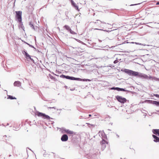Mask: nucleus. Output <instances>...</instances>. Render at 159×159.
<instances>
[{"instance_id":"nucleus-1","label":"nucleus","mask_w":159,"mask_h":159,"mask_svg":"<svg viewBox=\"0 0 159 159\" xmlns=\"http://www.w3.org/2000/svg\"><path fill=\"white\" fill-rule=\"evenodd\" d=\"M121 71L127 74L129 76H134L137 78H139L142 79L150 80H155L156 81L159 80V78L155 77L152 76L150 75L148 76L145 74L129 69H124L123 70H121Z\"/></svg>"},{"instance_id":"nucleus-2","label":"nucleus","mask_w":159,"mask_h":159,"mask_svg":"<svg viewBox=\"0 0 159 159\" xmlns=\"http://www.w3.org/2000/svg\"><path fill=\"white\" fill-rule=\"evenodd\" d=\"M36 115L39 117H41L43 119H46L48 120H50V119H53L50 117L49 116L46 115L44 113L38 111L36 112Z\"/></svg>"},{"instance_id":"nucleus-3","label":"nucleus","mask_w":159,"mask_h":159,"mask_svg":"<svg viewBox=\"0 0 159 159\" xmlns=\"http://www.w3.org/2000/svg\"><path fill=\"white\" fill-rule=\"evenodd\" d=\"M117 101L121 104H124L125 103L127 100L125 98L121 96L117 95L115 96Z\"/></svg>"},{"instance_id":"nucleus-4","label":"nucleus","mask_w":159,"mask_h":159,"mask_svg":"<svg viewBox=\"0 0 159 159\" xmlns=\"http://www.w3.org/2000/svg\"><path fill=\"white\" fill-rule=\"evenodd\" d=\"M16 20L17 21H21L22 20V12L21 11H16Z\"/></svg>"},{"instance_id":"nucleus-5","label":"nucleus","mask_w":159,"mask_h":159,"mask_svg":"<svg viewBox=\"0 0 159 159\" xmlns=\"http://www.w3.org/2000/svg\"><path fill=\"white\" fill-rule=\"evenodd\" d=\"M111 32L109 34V36H110V38L109 39L110 40H112L113 39L114 37L116 36L117 35V29H115L113 30H111Z\"/></svg>"},{"instance_id":"nucleus-6","label":"nucleus","mask_w":159,"mask_h":159,"mask_svg":"<svg viewBox=\"0 0 159 159\" xmlns=\"http://www.w3.org/2000/svg\"><path fill=\"white\" fill-rule=\"evenodd\" d=\"M22 53L24 55L26 60L29 61H30L31 60V56H30L27 52L25 50H24L22 51Z\"/></svg>"},{"instance_id":"nucleus-7","label":"nucleus","mask_w":159,"mask_h":159,"mask_svg":"<svg viewBox=\"0 0 159 159\" xmlns=\"http://www.w3.org/2000/svg\"><path fill=\"white\" fill-rule=\"evenodd\" d=\"M106 143H107V144L108 143V142L103 139H102V140L100 142V144L101 145V148L102 151H103L106 148Z\"/></svg>"},{"instance_id":"nucleus-8","label":"nucleus","mask_w":159,"mask_h":159,"mask_svg":"<svg viewBox=\"0 0 159 159\" xmlns=\"http://www.w3.org/2000/svg\"><path fill=\"white\" fill-rule=\"evenodd\" d=\"M68 137L66 134H63L61 137V140L62 142H66L68 140Z\"/></svg>"},{"instance_id":"nucleus-9","label":"nucleus","mask_w":159,"mask_h":159,"mask_svg":"<svg viewBox=\"0 0 159 159\" xmlns=\"http://www.w3.org/2000/svg\"><path fill=\"white\" fill-rule=\"evenodd\" d=\"M62 130V132H64V133H66L68 134H72L74 133L73 131L69 130L68 129H66L65 128H63Z\"/></svg>"},{"instance_id":"nucleus-10","label":"nucleus","mask_w":159,"mask_h":159,"mask_svg":"<svg viewBox=\"0 0 159 159\" xmlns=\"http://www.w3.org/2000/svg\"><path fill=\"white\" fill-rule=\"evenodd\" d=\"M29 25L30 27L34 31H37L39 27L37 26H34L32 22L30 21L29 22Z\"/></svg>"},{"instance_id":"nucleus-11","label":"nucleus","mask_w":159,"mask_h":159,"mask_svg":"<svg viewBox=\"0 0 159 159\" xmlns=\"http://www.w3.org/2000/svg\"><path fill=\"white\" fill-rule=\"evenodd\" d=\"M17 21L19 23L18 24L19 28H21L23 30L25 31V28L23 25V23L22 22V20H21V21Z\"/></svg>"},{"instance_id":"nucleus-12","label":"nucleus","mask_w":159,"mask_h":159,"mask_svg":"<svg viewBox=\"0 0 159 159\" xmlns=\"http://www.w3.org/2000/svg\"><path fill=\"white\" fill-rule=\"evenodd\" d=\"M152 131L154 135L159 137V129H152Z\"/></svg>"},{"instance_id":"nucleus-13","label":"nucleus","mask_w":159,"mask_h":159,"mask_svg":"<svg viewBox=\"0 0 159 159\" xmlns=\"http://www.w3.org/2000/svg\"><path fill=\"white\" fill-rule=\"evenodd\" d=\"M150 103L154 104L157 107H159V101L149 100Z\"/></svg>"},{"instance_id":"nucleus-14","label":"nucleus","mask_w":159,"mask_h":159,"mask_svg":"<svg viewBox=\"0 0 159 159\" xmlns=\"http://www.w3.org/2000/svg\"><path fill=\"white\" fill-rule=\"evenodd\" d=\"M152 136L154 139V142L155 143H159V137H158L154 134H152Z\"/></svg>"},{"instance_id":"nucleus-15","label":"nucleus","mask_w":159,"mask_h":159,"mask_svg":"<svg viewBox=\"0 0 159 159\" xmlns=\"http://www.w3.org/2000/svg\"><path fill=\"white\" fill-rule=\"evenodd\" d=\"M21 83L19 81H15L13 84L14 86L20 87L21 86Z\"/></svg>"},{"instance_id":"nucleus-16","label":"nucleus","mask_w":159,"mask_h":159,"mask_svg":"<svg viewBox=\"0 0 159 159\" xmlns=\"http://www.w3.org/2000/svg\"><path fill=\"white\" fill-rule=\"evenodd\" d=\"M68 80L78 81V80H80V79H79V78H76L73 76H69L68 78Z\"/></svg>"},{"instance_id":"nucleus-17","label":"nucleus","mask_w":159,"mask_h":159,"mask_svg":"<svg viewBox=\"0 0 159 159\" xmlns=\"http://www.w3.org/2000/svg\"><path fill=\"white\" fill-rule=\"evenodd\" d=\"M117 91H123V92H130V91H129L128 90H126L125 89L120 88L119 87H117Z\"/></svg>"},{"instance_id":"nucleus-18","label":"nucleus","mask_w":159,"mask_h":159,"mask_svg":"<svg viewBox=\"0 0 159 159\" xmlns=\"http://www.w3.org/2000/svg\"><path fill=\"white\" fill-rule=\"evenodd\" d=\"M63 28L66 29L69 32L70 30H71L70 27L67 25H65L63 26Z\"/></svg>"},{"instance_id":"nucleus-19","label":"nucleus","mask_w":159,"mask_h":159,"mask_svg":"<svg viewBox=\"0 0 159 159\" xmlns=\"http://www.w3.org/2000/svg\"><path fill=\"white\" fill-rule=\"evenodd\" d=\"M130 43H135L137 45H139L141 46H149V45H146L145 44H142L140 43H137V42H131Z\"/></svg>"},{"instance_id":"nucleus-20","label":"nucleus","mask_w":159,"mask_h":159,"mask_svg":"<svg viewBox=\"0 0 159 159\" xmlns=\"http://www.w3.org/2000/svg\"><path fill=\"white\" fill-rule=\"evenodd\" d=\"M7 99H10L11 100L16 99V98L15 97H14L12 95H7Z\"/></svg>"},{"instance_id":"nucleus-21","label":"nucleus","mask_w":159,"mask_h":159,"mask_svg":"<svg viewBox=\"0 0 159 159\" xmlns=\"http://www.w3.org/2000/svg\"><path fill=\"white\" fill-rule=\"evenodd\" d=\"M69 75H66L63 74H62L60 76V77L61 78L66 79L68 80Z\"/></svg>"},{"instance_id":"nucleus-22","label":"nucleus","mask_w":159,"mask_h":159,"mask_svg":"<svg viewBox=\"0 0 159 159\" xmlns=\"http://www.w3.org/2000/svg\"><path fill=\"white\" fill-rule=\"evenodd\" d=\"M101 134L102 136L105 139H107V136H106L105 133L103 131H102L101 132Z\"/></svg>"},{"instance_id":"nucleus-23","label":"nucleus","mask_w":159,"mask_h":159,"mask_svg":"<svg viewBox=\"0 0 159 159\" xmlns=\"http://www.w3.org/2000/svg\"><path fill=\"white\" fill-rule=\"evenodd\" d=\"M79 79H80V80H78V81H90V80L88 79H81L80 78H79Z\"/></svg>"},{"instance_id":"nucleus-24","label":"nucleus","mask_w":159,"mask_h":159,"mask_svg":"<svg viewBox=\"0 0 159 159\" xmlns=\"http://www.w3.org/2000/svg\"><path fill=\"white\" fill-rule=\"evenodd\" d=\"M76 10H77L78 11H80V10L79 9V7L78 6L76 5V4H75L73 6H72Z\"/></svg>"},{"instance_id":"nucleus-25","label":"nucleus","mask_w":159,"mask_h":159,"mask_svg":"<svg viewBox=\"0 0 159 159\" xmlns=\"http://www.w3.org/2000/svg\"><path fill=\"white\" fill-rule=\"evenodd\" d=\"M69 32H70V34H77V33H75V32H74V31L72 30L71 29L70 30V31Z\"/></svg>"},{"instance_id":"nucleus-26","label":"nucleus","mask_w":159,"mask_h":159,"mask_svg":"<svg viewBox=\"0 0 159 159\" xmlns=\"http://www.w3.org/2000/svg\"><path fill=\"white\" fill-rule=\"evenodd\" d=\"M49 76L51 79L52 80H55V78L52 75L50 74H49Z\"/></svg>"},{"instance_id":"nucleus-27","label":"nucleus","mask_w":159,"mask_h":159,"mask_svg":"<svg viewBox=\"0 0 159 159\" xmlns=\"http://www.w3.org/2000/svg\"><path fill=\"white\" fill-rule=\"evenodd\" d=\"M73 39H74L76 41H77L78 42L80 43H83V42H82V41L80 40L79 39H76L74 38H73Z\"/></svg>"},{"instance_id":"nucleus-28","label":"nucleus","mask_w":159,"mask_h":159,"mask_svg":"<svg viewBox=\"0 0 159 159\" xmlns=\"http://www.w3.org/2000/svg\"><path fill=\"white\" fill-rule=\"evenodd\" d=\"M70 2L71 4V5L72 6H73L74 5L75 3L73 1V0H71L70 1Z\"/></svg>"},{"instance_id":"nucleus-29","label":"nucleus","mask_w":159,"mask_h":159,"mask_svg":"<svg viewBox=\"0 0 159 159\" xmlns=\"http://www.w3.org/2000/svg\"><path fill=\"white\" fill-rule=\"evenodd\" d=\"M154 96L157 97L158 98H159V94H153Z\"/></svg>"},{"instance_id":"nucleus-30","label":"nucleus","mask_w":159,"mask_h":159,"mask_svg":"<svg viewBox=\"0 0 159 159\" xmlns=\"http://www.w3.org/2000/svg\"><path fill=\"white\" fill-rule=\"evenodd\" d=\"M27 44L30 47H31V48H34V46H33L32 45H31L29 43H27Z\"/></svg>"},{"instance_id":"nucleus-31","label":"nucleus","mask_w":159,"mask_h":159,"mask_svg":"<svg viewBox=\"0 0 159 159\" xmlns=\"http://www.w3.org/2000/svg\"><path fill=\"white\" fill-rule=\"evenodd\" d=\"M117 87H112L111 88V89H112V90H117Z\"/></svg>"},{"instance_id":"nucleus-32","label":"nucleus","mask_w":159,"mask_h":159,"mask_svg":"<svg viewBox=\"0 0 159 159\" xmlns=\"http://www.w3.org/2000/svg\"><path fill=\"white\" fill-rule=\"evenodd\" d=\"M117 58H116V60H115V61H114V62H113V63H114V64H116V63H117L118 62V60H117Z\"/></svg>"},{"instance_id":"nucleus-33","label":"nucleus","mask_w":159,"mask_h":159,"mask_svg":"<svg viewBox=\"0 0 159 159\" xmlns=\"http://www.w3.org/2000/svg\"><path fill=\"white\" fill-rule=\"evenodd\" d=\"M31 61L33 63H35V62L34 60L32 58H31V60H30V61Z\"/></svg>"},{"instance_id":"nucleus-34","label":"nucleus","mask_w":159,"mask_h":159,"mask_svg":"<svg viewBox=\"0 0 159 159\" xmlns=\"http://www.w3.org/2000/svg\"><path fill=\"white\" fill-rule=\"evenodd\" d=\"M140 3H141L135 4H131V5H130V6H134V5H137L140 4Z\"/></svg>"},{"instance_id":"nucleus-35","label":"nucleus","mask_w":159,"mask_h":159,"mask_svg":"<svg viewBox=\"0 0 159 159\" xmlns=\"http://www.w3.org/2000/svg\"><path fill=\"white\" fill-rule=\"evenodd\" d=\"M48 108H49V109H56V107H48Z\"/></svg>"},{"instance_id":"nucleus-36","label":"nucleus","mask_w":159,"mask_h":159,"mask_svg":"<svg viewBox=\"0 0 159 159\" xmlns=\"http://www.w3.org/2000/svg\"><path fill=\"white\" fill-rule=\"evenodd\" d=\"M103 31L107 32L108 33L109 32H110V33H111V30H103Z\"/></svg>"},{"instance_id":"nucleus-37","label":"nucleus","mask_w":159,"mask_h":159,"mask_svg":"<svg viewBox=\"0 0 159 159\" xmlns=\"http://www.w3.org/2000/svg\"><path fill=\"white\" fill-rule=\"evenodd\" d=\"M36 51H37L38 53H42V52L41 51H39V50L38 49H37Z\"/></svg>"},{"instance_id":"nucleus-38","label":"nucleus","mask_w":159,"mask_h":159,"mask_svg":"<svg viewBox=\"0 0 159 159\" xmlns=\"http://www.w3.org/2000/svg\"><path fill=\"white\" fill-rule=\"evenodd\" d=\"M95 29V30H102V31H103V30H103V29H97V28L95 29Z\"/></svg>"},{"instance_id":"nucleus-39","label":"nucleus","mask_w":159,"mask_h":159,"mask_svg":"<svg viewBox=\"0 0 159 159\" xmlns=\"http://www.w3.org/2000/svg\"><path fill=\"white\" fill-rule=\"evenodd\" d=\"M21 41H22V42H23V43H25V44H27V42H25V41H24V40H22V39H21Z\"/></svg>"},{"instance_id":"nucleus-40","label":"nucleus","mask_w":159,"mask_h":159,"mask_svg":"<svg viewBox=\"0 0 159 159\" xmlns=\"http://www.w3.org/2000/svg\"><path fill=\"white\" fill-rule=\"evenodd\" d=\"M89 125H90L91 126H93V127H94L95 126V125H93V124H89Z\"/></svg>"},{"instance_id":"nucleus-41","label":"nucleus","mask_w":159,"mask_h":159,"mask_svg":"<svg viewBox=\"0 0 159 159\" xmlns=\"http://www.w3.org/2000/svg\"><path fill=\"white\" fill-rule=\"evenodd\" d=\"M156 5H159V1L157 2L156 3Z\"/></svg>"},{"instance_id":"nucleus-42","label":"nucleus","mask_w":159,"mask_h":159,"mask_svg":"<svg viewBox=\"0 0 159 159\" xmlns=\"http://www.w3.org/2000/svg\"><path fill=\"white\" fill-rule=\"evenodd\" d=\"M34 48V51H36L37 50V49H36V48H35L34 47V48Z\"/></svg>"},{"instance_id":"nucleus-43","label":"nucleus","mask_w":159,"mask_h":159,"mask_svg":"<svg viewBox=\"0 0 159 159\" xmlns=\"http://www.w3.org/2000/svg\"><path fill=\"white\" fill-rule=\"evenodd\" d=\"M98 41L99 42H100V43L102 42V40H101L99 39H98Z\"/></svg>"},{"instance_id":"nucleus-44","label":"nucleus","mask_w":159,"mask_h":159,"mask_svg":"<svg viewBox=\"0 0 159 159\" xmlns=\"http://www.w3.org/2000/svg\"><path fill=\"white\" fill-rule=\"evenodd\" d=\"M52 74H53L54 75H56V76H58V75H56V74H54V73H53V72L52 73Z\"/></svg>"},{"instance_id":"nucleus-45","label":"nucleus","mask_w":159,"mask_h":159,"mask_svg":"<svg viewBox=\"0 0 159 159\" xmlns=\"http://www.w3.org/2000/svg\"><path fill=\"white\" fill-rule=\"evenodd\" d=\"M46 154H44V153L43 154V156L44 157H45L46 156Z\"/></svg>"},{"instance_id":"nucleus-46","label":"nucleus","mask_w":159,"mask_h":159,"mask_svg":"<svg viewBox=\"0 0 159 159\" xmlns=\"http://www.w3.org/2000/svg\"><path fill=\"white\" fill-rule=\"evenodd\" d=\"M28 148L29 150H31V151H32V152H33V151H32V150L30 149V148Z\"/></svg>"},{"instance_id":"nucleus-47","label":"nucleus","mask_w":159,"mask_h":159,"mask_svg":"<svg viewBox=\"0 0 159 159\" xmlns=\"http://www.w3.org/2000/svg\"><path fill=\"white\" fill-rule=\"evenodd\" d=\"M9 125V124L8 123H7V126H8Z\"/></svg>"},{"instance_id":"nucleus-48","label":"nucleus","mask_w":159,"mask_h":159,"mask_svg":"<svg viewBox=\"0 0 159 159\" xmlns=\"http://www.w3.org/2000/svg\"><path fill=\"white\" fill-rule=\"evenodd\" d=\"M116 136H117V137H118V138H119V135H118L117 134H116Z\"/></svg>"},{"instance_id":"nucleus-49","label":"nucleus","mask_w":159,"mask_h":159,"mask_svg":"<svg viewBox=\"0 0 159 159\" xmlns=\"http://www.w3.org/2000/svg\"><path fill=\"white\" fill-rule=\"evenodd\" d=\"M89 116L90 117L91 116V114H89Z\"/></svg>"},{"instance_id":"nucleus-50","label":"nucleus","mask_w":159,"mask_h":159,"mask_svg":"<svg viewBox=\"0 0 159 159\" xmlns=\"http://www.w3.org/2000/svg\"><path fill=\"white\" fill-rule=\"evenodd\" d=\"M139 48H140V50H141V49H143V48H141L140 47Z\"/></svg>"},{"instance_id":"nucleus-51","label":"nucleus","mask_w":159,"mask_h":159,"mask_svg":"<svg viewBox=\"0 0 159 159\" xmlns=\"http://www.w3.org/2000/svg\"><path fill=\"white\" fill-rule=\"evenodd\" d=\"M11 154H10V155H9V157H11Z\"/></svg>"},{"instance_id":"nucleus-52","label":"nucleus","mask_w":159,"mask_h":159,"mask_svg":"<svg viewBox=\"0 0 159 159\" xmlns=\"http://www.w3.org/2000/svg\"><path fill=\"white\" fill-rule=\"evenodd\" d=\"M18 129V130L19 129L18 127L17 128H16V129Z\"/></svg>"},{"instance_id":"nucleus-53","label":"nucleus","mask_w":159,"mask_h":159,"mask_svg":"<svg viewBox=\"0 0 159 159\" xmlns=\"http://www.w3.org/2000/svg\"><path fill=\"white\" fill-rule=\"evenodd\" d=\"M60 111H61V110H62V109H59Z\"/></svg>"},{"instance_id":"nucleus-54","label":"nucleus","mask_w":159,"mask_h":159,"mask_svg":"<svg viewBox=\"0 0 159 159\" xmlns=\"http://www.w3.org/2000/svg\"><path fill=\"white\" fill-rule=\"evenodd\" d=\"M45 101H48V100H45Z\"/></svg>"},{"instance_id":"nucleus-55","label":"nucleus","mask_w":159,"mask_h":159,"mask_svg":"<svg viewBox=\"0 0 159 159\" xmlns=\"http://www.w3.org/2000/svg\"><path fill=\"white\" fill-rule=\"evenodd\" d=\"M67 58H70V57H67Z\"/></svg>"},{"instance_id":"nucleus-56","label":"nucleus","mask_w":159,"mask_h":159,"mask_svg":"<svg viewBox=\"0 0 159 159\" xmlns=\"http://www.w3.org/2000/svg\"><path fill=\"white\" fill-rule=\"evenodd\" d=\"M110 124H111V125H112V123H110Z\"/></svg>"},{"instance_id":"nucleus-57","label":"nucleus","mask_w":159,"mask_h":159,"mask_svg":"<svg viewBox=\"0 0 159 159\" xmlns=\"http://www.w3.org/2000/svg\"><path fill=\"white\" fill-rule=\"evenodd\" d=\"M4 91H7H7L6 90H5Z\"/></svg>"},{"instance_id":"nucleus-58","label":"nucleus","mask_w":159,"mask_h":159,"mask_svg":"<svg viewBox=\"0 0 159 159\" xmlns=\"http://www.w3.org/2000/svg\"><path fill=\"white\" fill-rule=\"evenodd\" d=\"M99 20H97V21H99Z\"/></svg>"},{"instance_id":"nucleus-59","label":"nucleus","mask_w":159,"mask_h":159,"mask_svg":"<svg viewBox=\"0 0 159 159\" xmlns=\"http://www.w3.org/2000/svg\"><path fill=\"white\" fill-rule=\"evenodd\" d=\"M157 111L159 112V111Z\"/></svg>"},{"instance_id":"nucleus-60","label":"nucleus","mask_w":159,"mask_h":159,"mask_svg":"<svg viewBox=\"0 0 159 159\" xmlns=\"http://www.w3.org/2000/svg\"><path fill=\"white\" fill-rule=\"evenodd\" d=\"M115 109H116V107H115Z\"/></svg>"},{"instance_id":"nucleus-61","label":"nucleus","mask_w":159,"mask_h":159,"mask_svg":"<svg viewBox=\"0 0 159 159\" xmlns=\"http://www.w3.org/2000/svg\"><path fill=\"white\" fill-rule=\"evenodd\" d=\"M108 107H109V105H108Z\"/></svg>"},{"instance_id":"nucleus-62","label":"nucleus","mask_w":159,"mask_h":159,"mask_svg":"<svg viewBox=\"0 0 159 159\" xmlns=\"http://www.w3.org/2000/svg\"><path fill=\"white\" fill-rule=\"evenodd\" d=\"M35 40L36 41V39H35Z\"/></svg>"},{"instance_id":"nucleus-63","label":"nucleus","mask_w":159,"mask_h":159,"mask_svg":"<svg viewBox=\"0 0 159 159\" xmlns=\"http://www.w3.org/2000/svg\"><path fill=\"white\" fill-rule=\"evenodd\" d=\"M20 126V125H19V126Z\"/></svg>"},{"instance_id":"nucleus-64","label":"nucleus","mask_w":159,"mask_h":159,"mask_svg":"<svg viewBox=\"0 0 159 159\" xmlns=\"http://www.w3.org/2000/svg\"><path fill=\"white\" fill-rule=\"evenodd\" d=\"M4 159H5V157H4Z\"/></svg>"}]
</instances>
